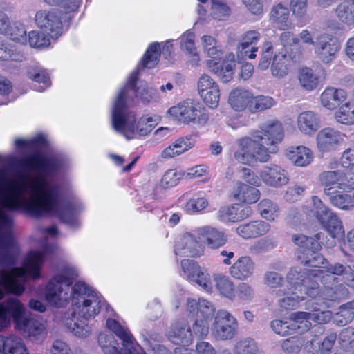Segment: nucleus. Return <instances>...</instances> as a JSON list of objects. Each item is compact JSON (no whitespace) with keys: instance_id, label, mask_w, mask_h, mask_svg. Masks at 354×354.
I'll list each match as a JSON object with an SVG mask.
<instances>
[{"instance_id":"11","label":"nucleus","mask_w":354,"mask_h":354,"mask_svg":"<svg viewBox=\"0 0 354 354\" xmlns=\"http://www.w3.org/2000/svg\"><path fill=\"white\" fill-rule=\"evenodd\" d=\"M322 274V270L315 278H319L323 288L320 290L317 295L324 300L339 301L347 298L348 290L343 284H337V278L330 273Z\"/></svg>"},{"instance_id":"15","label":"nucleus","mask_w":354,"mask_h":354,"mask_svg":"<svg viewBox=\"0 0 354 354\" xmlns=\"http://www.w3.org/2000/svg\"><path fill=\"white\" fill-rule=\"evenodd\" d=\"M160 55V47L159 43L155 42L151 44L146 50L140 64L138 66L137 69L129 76L127 88H140V87L143 86L142 84H140L139 87H136L140 71L145 68H154L158 63Z\"/></svg>"},{"instance_id":"52","label":"nucleus","mask_w":354,"mask_h":354,"mask_svg":"<svg viewBox=\"0 0 354 354\" xmlns=\"http://www.w3.org/2000/svg\"><path fill=\"white\" fill-rule=\"evenodd\" d=\"M261 216L268 220L274 221L277 217L278 206L269 199H263L258 204Z\"/></svg>"},{"instance_id":"6","label":"nucleus","mask_w":354,"mask_h":354,"mask_svg":"<svg viewBox=\"0 0 354 354\" xmlns=\"http://www.w3.org/2000/svg\"><path fill=\"white\" fill-rule=\"evenodd\" d=\"M78 276L77 270L68 265L62 267L59 272L48 282L46 290V299L49 304L62 306L71 298L70 286L72 280Z\"/></svg>"},{"instance_id":"22","label":"nucleus","mask_w":354,"mask_h":354,"mask_svg":"<svg viewBox=\"0 0 354 354\" xmlns=\"http://www.w3.org/2000/svg\"><path fill=\"white\" fill-rule=\"evenodd\" d=\"M106 326L109 330L122 340L125 354H145L140 353L134 348L133 337L127 328L122 326L115 319L111 318L107 319Z\"/></svg>"},{"instance_id":"14","label":"nucleus","mask_w":354,"mask_h":354,"mask_svg":"<svg viewBox=\"0 0 354 354\" xmlns=\"http://www.w3.org/2000/svg\"><path fill=\"white\" fill-rule=\"evenodd\" d=\"M23 314L18 317L17 320L19 329L30 341L36 343L41 342L47 334L44 321L39 317H25Z\"/></svg>"},{"instance_id":"16","label":"nucleus","mask_w":354,"mask_h":354,"mask_svg":"<svg viewBox=\"0 0 354 354\" xmlns=\"http://www.w3.org/2000/svg\"><path fill=\"white\" fill-rule=\"evenodd\" d=\"M259 175L264 184L274 188L281 187L287 185L290 180L288 171L276 164L263 166Z\"/></svg>"},{"instance_id":"31","label":"nucleus","mask_w":354,"mask_h":354,"mask_svg":"<svg viewBox=\"0 0 354 354\" xmlns=\"http://www.w3.org/2000/svg\"><path fill=\"white\" fill-rule=\"evenodd\" d=\"M286 154L294 165L301 167L309 165L314 158L313 151L303 145L290 147Z\"/></svg>"},{"instance_id":"56","label":"nucleus","mask_w":354,"mask_h":354,"mask_svg":"<svg viewBox=\"0 0 354 354\" xmlns=\"http://www.w3.org/2000/svg\"><path fill=\"white\" fill-rule=\"evenodd\" d=\"M304 343L303 338L294 336L284 339L281 342V347L286 354H297Z\"/></svg>"},{"instance_id":"46","label":"nucleus","mask_w":354,"mask_h":354,"mask_svg":"<svg viewBox=\"0 0 354 354\" xmlns=\"http://www.w3.org/2000/svg\"><path fill=\"white\" fill-rule=\"evenodd\" d=\"M280 39L281 44L285 48V52L288 56L295 62L299 58V54H293V50H297V46L299 43V39L296 37L290 32H284L281 34Z\"/></svg>"},{"instance_id":"10","label":"nucleus","mask_w":354,"mask_h":354,"mask_svg":"<svg viewBox=\"0 0 354 354\" xmlns=\"http://www.w3.org/2000/svg\"><path fill=\"white\" fill-rule=\"evenodd\" d=\"M319 291V283H313L310 287L305 288L304 293L299 291L283 288L275 291L274 295L277 298V305L281 310H292L297 308L301 301L306 297H315Z\"/></svg>"},{"instance_id":"54","label":"nucleus","mask_w":354,"mask_h":354,"mask_svg":"<svg viewBox=\"0 0 354 354\" xmlns=\"http://www.w3.org/2000/svg\"><path fill=\"white\" fill-rule=\"evenodd\" d=\"M339 342L343 349L354 354V328H344L339 335Z\"/></svg>"},{"instance_id":"27","label":"nucleus","mask_w":354,"mask_h":354,"mask_svg":"<svg viewBox=\"0 0 354 354\" xmlns=\"http://www.w3.org/2000/svg\"><path fill=\"white\" fill-rule=\"evenodd\" d=\"M168 337L176 344L189 345L193 339L191 328L185 320H179L172 324Z\"/></svg>"},{"instance_id":"21","label":"nucleus","mask_w":354,"mask_h":354,"mask_svg":"<svg viewBox=\"0 0 354 354\" xmlns=\"http://www.w3.org/2000/svg\"><path fill=\"white\" fill-rule=\"evenodd\" d=\"M259 132L263 136V143L269 147H274L279 144L283 138L284 130L282 123L276 120H271L263 124L260 127Z\"/></svg>"},{"instance_id":"59","label":"nucleus","mask_w":354,"mask_h":354,"mask_svg":"<svg viewBox=\"0 0 354 354\" xmlns=\"http://www.w3.org/2000/svg\"><path fill=\"white\" fill-rule=\"evenodd\" d=\"M270 326L274 333L281 336H287L293 333L290 317L288 320L274 319L270 322Z\"/></svg>"},{"instance_id":"57","label":"nucleus","mask_w":354,"mask_h":354,"mask_svg":"<svg viewBox=\"0 0 354 354\" xmlns=\"http://www.w3.org/2000/svg\"><path fill=\"white\" fill-rule=\"evenodd\" d=\"M44 31H30L28 33V42L31 47L41 48L50 45V39Z\"/></svg>"},{"instance_id":"30","label":"nucleus","mask_w":354,"mask_h":354,"mask_svg":"<svg viewBox=\"0 0 354 354\" xmlns=\"http://www.w3.org/2000/svg\"><path fill=\"white\" fill-rule=\"evenodd\" d=\"M328 307L324 302L310 300L306 303V310L309 313L310 320L319 324H326L330 320L332 313L327 310Z\"/></svg>"},{"instance_id":"24","label":"nucleus","mask_w":354,"mask_h":354,"mask_svg":"<svg viewBox=\"0 0 354 354\" xmlns=\"http://www.w3.org/2000/svg\"><path fill=\"white\" fill-rule=\"evenodd\" d=\"M256 270V264L250 256L239 257L230 268V274L235 279L245 281L251 278Z\"/></svg>"},{"instance_id":"38","label":"nucleus","mask_w":354,"mask_h":354,"mask_svg":"<svg viewBox=\"0 0 354 354\" xmlns=\"http://www.w3.org/2000/svg\"><path fill=\"white\" fill-rule=\"evenodd\" d=\"M270 19L281 30H286L290 28L289 10L281 3L277 4L271 9Z\"/></svg>"},{"instance_id":"40","label":"nucleus","mask_w":354,"mask_h":354,"mask_svg":"<svg viewBox=\"0 0 354 354\" xmlns=\"http://www.w3.org/2000/svg\"><path fill=\"white\" fill-rule=\"evenodd\" d=\"M299 80L302 87L316 88L323 86L324 78L315 73L312 68L304 67L299 71Z\"/></svg>"},{"instance_id":"49","label":"nucleus","mask_w":354,"mask_h":354,"mask_svg":"<svg viewBox=\"0 0 354 354\" xmlns=\"http://www.w3.org/2000/svg\"><path fill=\"white\" fill-rule=\"evenodd\" d=\"M329 196L332 205L338 208L348 210L353 207V194L351 195L337 190L335 194H332Z\"/></svg>"},{"instance_id":"60","label":"nucleus","mask_w":354,"mask_h":354,"mask_svg":"<svg viewBox=\"0 0 354 354\" xmlns=\"http://www.w3.org/2000/svg\"><path fill=\"white\" fill-rule=\"evenodd\" d=\"M220 90H198V94L204 103L209 108L214 109L218 105Z\"/></svg>"},{"instance_id":"55","label":"nucleus","mask_w":354,"mask_h":354,"mask_svg":"<svg viewBox=\"0 0 354 354\" xmlns=\"http://www.w3.org/2000/svg\"><path fill=\"white\" fill-rule=\"evenodd\" d=\"M211 15L213 18L221 20L230 15L231 10L225 0H211Z\"/></svg>"},{"instance_id":"32","label":"nucleus","mask_w":354,"mask_h":354,"mask_svg":"<svg viewBox=\"0 0 354 354\" xmlns=\"http://www.w3.org/2000/svg\"><path fill=\"white\" fill-rule=\"evenodd\" d=\"M297 127L301 133L312 135L319 128V118L313 111H304L297 118Z\"/></svg>"},{"instance_id":"51","label":"nucleus","mask_w":354,"mask_h":354,"mask_svg":"<svg viewBox=\"0 0 354 354\" xmlns=\"http://www.w3.org/2000/svg\"><path fill=\"white\" fill-rule=\"evenodd\" d=\"M3 35L8 36L10 39L21 44H25L27 41L25 26L19 21H15L12 24H10L8 30Z\"/></svg>"},{"instance_id":"29","label":"nucleus","mask_w":354,"mask_h":354,"mask_svg":"<svg viewBox=\"0 0 354 354\" xmlns=\"http://www.w3.org/2000/svg\"><path fill=\"white\" fill-rule=\"evenodd\" d=\"M252 213L251 209L239 204H233L221 207L218 216L223 221L236 222L248 218Z\"/></svg>"},{"instance_id":"41","label":"nucleus","mask_w":354,"mask_h":354,"mask_svg":"<svg viewBox=\"0 0 354 354\" xmlns=\"http://www.w3.org/2000/svg\"><path fill=\"white\" fill-rule=\"evenodd\" d=\"M292 333H305L311 327L310 318L308 311H297L290 315Z\"/></svg>"},{"instance_id":"37","label":"nucleus","mask_w":354,"mask_h":354,"mask_svg":"<svg viewBox=\"0 0 354 354\" xmlns=\"http://www.w3.org/2000/svg\"><path fill=\"white\" fill-rule=\"evenodd\" d=\"M347 97L345 90H324L320 95V102L328 109H335Z\"/></svg>"},{"instance_id":"8","label":"nucleus","mask_w":354,"mask_h":354,"mask_svg":"<svg viewBox=\"0 0 354 354\" xmlns=\"http://www.w3.org/2000/svg\"><path fill=\"white\" fill-rule=\"evenodd\" d=\"M312 203L315 216L323 228L333 238L342 236L344 231L342 222L337 216L324 205L317 196H312Z\"/></svg>"},{"instance_id":"12","label":"nucleus","mask_w":354,"mask_h":354,"mask_svg":"<svg viewBox=\"0 0 354 354\" xmlns=\"http://www.w3.org/2000/svg\"><path fill=\"white\" fill-rule=\"evenodd\" d=\"M321 272V270L291 268L286 275V282L292 290L304 293L305 288L310 287L313 283H318L314 279Z\"/></svg>"},{"instance_id":"4","label":"nucleus","mask_w":354,"mask_h":354,"mask_svg":"<svg viewBox=\"0 0 354 354\" xmlns=\"http://www.w3.org/2000/svg\"><path fill=\"white\" fill-rule=\"evenodd\" d=\"M53 252V247L45 245L41 251H30L24 260L22 268H15L10 270L0 272V299L6 292L20 295L24 291V282L28 277H39V270L49 253Z\"/></svg>"},{"instance_id":"28","label":"nucleus","mask_w":354,"mask_h":354,"mask_svg":"<svg viewBox=\"0 0 354 354\" xmlns=\"http://www.w3.org/2000/svg\"><path fill=\"white\" fill-rule=\"evenodd\" d=\"M270 230V225L263 221L257 220L243 224L236 227V233L245 239L257 238L266 234Z\"/></svg>"},{"instance_id":"63","label":"nucleus","mask_w":354,"mask_h":354,"mask_svg":"<svg viewBox=\"0 0 354 354\" xmlns=\"http://www.w3.org/2000/svg\"><path fill=\"white\" fill-rule=\"evenodd\" d=\"M208 205L205 198L189 199L185 205V211L188 214H194L204 209Z\"/></svg>"},{"instance_id":"42","label":"nucleus","mask_w":354,"mask_h":354,"mask_svg":"<svg viewBox=\"0 0 354 354\" xmlns=\"http://www.w3.org/2000/svg\"><path fill=\"white\" fill-rule=\"evenodd\" d=\"M97 344L104 354H123V351L113 335L102 332L98 335Z\"/></svg>"},{"instance_id":"5","label":"nucleus","mask_w":354,"mask_h":354,"mask_svg":"<svg viewBox=\"0 0 354 354\" xmlns=\"http://www.w3.org/2000/svg\"><path fill=\"white\" fill-rule=\"evenodd\" d=\"M263 136L259 131H254L251 137L245 136L237 140L239 149L234 153L236 161L244 165H251L256 161L266 162L270 160L269 152L275 153V149H269L263 142Z\"/></svg>"},{"instance_id":"19","label":"nucleus","mask_w":354,"mask_h":354,"mask_svg":"<svg viewBox=\"0 0 354 354\" xmlns=\"http://www.w3.org/2000/svg\"><path fill=\"white\" fill-rule=\"evenodd\" d=\"M319 180L324 187V193L327 196L335 194L337 190L346 192L342 168L322 171L319 175Z\"/></svg>"},{"instance_id":"2","label":"nucleus","mask_w":354,"mask_h":354,"mask_svg":"<svg viewBox=\"0 0 354 354\" xmlns=\"http://www.w3.org/2000/svg\"><path fill=\"white\" fill-rule=\"evenodd\" d=\"M136 90H120L113 102L111 122L113 129L127 140L149 134L157 124V120L147 115L136 124V113L130 109L134 104Z\"/></svg>"},{"instance_id":"33","label":"nucleus","mask_w":354,"mask_h":354,"mask_svg":"<svg viewBox=\"0 0 354 354\" xmlns=\"http://www.w3.org/2000/svg\"><path fill=\"white\" fill-rule=\"evenodd\" d=\"M194 145V141L191 138H179L162 151L161 157L165 159L174 158L192 149Z\"/></svg>"},{"instance_id":"18","label":"nucleus","mask_w":354,"mask_h":354,"mask_svg":"<svg viewBox=\"0 0 354 354\" xmlns=\"http://www.w3.org/2000/svg\"><path fill=\"white\" fill-rule=\"evenodd\" d=\"M35 23L53 39L57 38L62 33L60 17L55 12L38 11L35 15Z\"/></svg>"},{"instance_id":"1","label":"nucleus","mask_w":354,"mask_h":354,"mask_svg":"<svg viewBox=\"0 0 354 354\" xmlns=\"http://www.w3.org/2000/svg\"><path fill=\"white\" fill-rule=\"evenodd\" d=\"M2 163L16 171H33L39 174L30 176L21 173L8 178L0 169V266H5L15 263L18 252L12 234L13 222L9 212L22 209L35 216L51 214L63 223L75 227L78 225L76 214L84 207L80 203H62L60 186L47 178L61 167L57 158H47L35 152L26 158L8 156Z\"/></svg>"},{"instance_id":"48","label":"nucleus","mask_w":354,"mask_h":354,"mask_svg":"<svg viewBox=\"0 0 354 354\" xmlns=\"http://www.w3.org/2000/svg\"><path fill=\"white\" fill-rule=\"evenodd\" d=\"M335 118L339 123L354 124V102H346L335 113Z\"/></svg>"},{"instance_id":"25","label":"nucleus","mask_w":354,"mask_h":354,"mask_svg":"<svg viewBox=\"0 0 354 354\" xmlns=\"http://www.w3.org/2000/svg\"><path fill=\"white\" fill-rule=\"evenodd\" d=\"M175 251L176 254L196 257L203 254V248L192 234L187 232L176 243Z\"/></svg>"},{"instance_id":"45","label":"nucleus","mask_w":354,"mask_h":354,"mask_svg":"<svg viewBox=\"0 0 354 354\" xmlns=\"http://www.w3.org/2000/svg\"><path fill=\"white\" fill-rule=\"evenodd\" d=\"M336 13L338 19L343 23H354V1L347 0L337 6Z\"/></svg>"},{"instance_id":"26","label":"nucleus","mask_w":354,"mask_h":354,"mask_svg":"<svg viewBox=\"0 0 354 354\" xmlns=\"http://www.w3.org/2000/svg\"><path fill=\"white\" fill-rule=\"evenodd\" d=\"M24 313V308L19 301L15 297H10L5 304H0V330L6 328L12 317L17 322L18 317Z\"/></svg>"},{"instance_id":"7","label":"nucleus","mask_w":354,"mask_h":354,"mask_svg":"<svg viewBox=\"0 0 354 354\" xmlns=\"http://www.w3.org/2000/svg\"><path fill=\"white\" fill-rule=\"evenodd\" d=\"M167 113L179 122L188 124L189 123L200 125L205 124L209 120V115L199 102L187 99L167 111Z\"/></svg>"},{"instance_id":"3","label":"nucleus","mask_w":354,"mask_h":354,"mask_svg":"<svg viewBox=\"0 0 354 354\" xmlns=\"http://www.w3.org/2000/svg\"><path fill=\"white\" fill-rule=\"evenodd\" d=\"M71 299L73 311L64 315V324L75 336L86 337L91 333L86 321L99 313L101 299L92 288L82 281L75 283Z\"/></svg>"},{"instance_id":"23","label":"nucleus","mask_w":354,"mask_h":354,"mask_svg":"<svg viewBox=\"0 0 354 354\" xmlns=\"http://www.w3.org/2000/svg\"><path fill=\"white\" fill-rule=\"evenodd\" d=\"M196 232L201 241L211 249L222 247L227 242L224 232L212 226L198 227Z\"/></svg>"},{"instance_id":"62","label":"nucleus","mask_w":354,"mask_h":354,"mask_svg":"<svg viewBox=\"0 0 354 354\" xmlns=\"http://www.w3.org/2000/svg\"><path fill=\"white\" fill-rule=\"evenodd\" d=\"M181 268L185 277L192 281L198 273L202 270L198 263L192 260L184 259L181 261Z\"/></svg>"},{"instance_id":"9","label":"nucleus","mask_w":354,"mask_h":354,"mask_svg":"<svg viewBox=\"0 0 354 354\" xmlns=\"http://www.w3.org/2000/svg\"><path fill=\"white\" fill-rule=\"evenodd\" d=\"M238 322L225 310H219L216 314L211 328V335L218 341L231 340L237 334Z\"/></svg>"},{"instance_id":"58","label":"nucleus","mask_w":354,"mask_h":354,"mask_svg":"<svg viewBox=\"0 0 354 354\" xmlns=\"http://www.w3.org/2000/svg\"><path fill=\"white\" fill-rule=\"evenodd\" d=\"M306 187L304 185L295 183L289 186L284 194L286 201L295 203L299 201L304 195Z\"/></svg>"},{"instance_id":"17","label":"nucleus","mask_w":354,"mask_h":354,"mask_svg":"<svg viewBox=\"0 0 354 354\" xmlns=\"http://www.w3.org/2000/svg\"><path fill=\"white\" fill-rule=\"evenodd\" d=\"M343 142L344 135L330 127L322 129L316 136L317 150L322 154L335 151Z\"/></svg>"},{"instance_id":"47","label":"nucleus","mask_w":354,"mask_h":354,"mask_svg":"<svg viewBox=\"0 0 354 354\" xmlns=\"http://www.w3.org/2000/svg\"><path fill=\"white\" fill-rule=\"evenodd\" d=\"M276 104L275 100L270 96L257 95L251 97V104H250L249 111L252 113L262 111L272 108Z\"/></svg>"},{"instance_id":"35","label":"nucleus","mask_w":354,"mask_h":354,"mask_svg":"<svg viewBox=\"0 0 354 354\" xmlns=\"http://www.w3.org/2000/svg\"><path fill=\"white\" fill-rule=\"evenodd\" d=\"M252 94L248 90H232L229 94L228 103L235 111L249 110Z\"/></svg>"},{"instance_id":"20","label":"nucleus","mask_w":354,"mask_h":354,"mask_svg":"<svg viewBox=\"0 0 354 354\" xmlns=\"http://www.w3.org/2000/svg\"><path fill=\"white\" fill-rule=\"evenodd\" d=\"M207 66L211 68L223 83H227L232 79L235 66V57L233 53H229L225 59L218 61L207 60Z\"/></svg>"},{"instance_id":"44","label":"nucleus","mask_w":354,"mask_h":354,"mask_svg":"<svg viewBox=\"0 0 354 354\" xmlns=\"http://www.w3.org/2000/svg\"><path fill=\"white\" fill-rule=\"evenodd\" d=\"M233 354H263L257 342L250 337L238 341L233 348Z\"/></svg>"},{"instance_id":"34","label":"nucleus","mask_w":354,"mask_h":354,"mask_svg":"<svg viewBox=\"0 0 354 354\" xmlns=\"http://www.w3.org/2000/svg\"><path fill=\"white\" fill-rule=\"evenodd\" d=\"M234 198L241 202L248 204L256 203L260 198V192L257 188L243 183H237L233 193Z\"/></svg>"},{"instance_id":"50","label":"nucleus","mask_w":354,"mask_h":354,"mask_svg":"<svg viewBox=\"0 0 354 354\" xmlns=\"http://www.w3.org/2000/svg\"><path fill=\"white\" fill-rule=\"evenodd\" d=\"M216 288L220 293L233 301L235 299V291L234 283L227 277L218 276L215 277Z\"/></svg>"},{"instance_id":"39","label":"nucleus","mask_w":354,"mask_h":354,"mask_svg":"<svg viewBox=\"0 0 354 354\" xmlns=\"http://www.w3.org/2000/svg\"><path fill=\"white\" fill-rule=\"evenodd\" d=\"M326 271L333 276H342L344 283L354 289V271L350 266H345L340 263H329L324 266Z\"/></svg>"},{"instance_id":"64","label":"nucleus","mask_w":354,"mask_h":354,"mask_svg":"<svg viewBox=\"0 0 354 354\" xmlns=\"http://www.w3.org/2000/svg\"><path fill=\"white\" fill-rule=\"evenodd\" d=\"M181 176L180 173L176 169L168 170L162 178V186L165 188L174 187L178 184Z\"/></svg>"},{"instance_id":"43","label":"nucleus","mask_w":354,"mask_h":354,"mask_svg":"<svg viewBox=\"0 0 354 354\" xmlns=\"http://www.w3.org/2000/svg\"><path fill=\"white\" fill-rule=\"evenodd\" d=\"M243 304L253 303L257 300L255 288L248 282H241L236 288L235 297Z\"/></svg>"},{"instance_id":"13","label":"nucleus","mask_w":354,"mask_h":354,"mask_svg":"<svg viewBox=\"0 0 354 354\" xmlns=\"http://www.w3.org/2000/svg\"><path fill=\"white\" fill-rule=\"evenodd\" d=\"M340 48L337 38L328 34L319 35L315 39L316 57L325 64L330 63L336 58Z\"/></svg>"},{"instance_id":"53","label":"nucleus","mask_w":354,"mask_h":354,"mask_svg":"<svg viewBox=\"0 0 354 354\" xmlns=\"http://www.w3.org/2000/svg\"><path fill=\"white\" fill-rule=\"evenodd\" d=\"M274 238L267 236L255 242L250 248V252L254 254H260L270 252L277 247Z\"/></svg>"},{"instance_id":"36","label":"nucleus","mask_w":354,"mask_h":354,"mask_svg":"<svg viewBox=\"0 0 354 354\" xmlns=\"http://www.w3.org/2000/svg\"><path fill=\"white\" fill-rule=\"evenodd\" d=\"M1 352L3 354H28L22 339L15 336L0 338Z\"/></svg>"},{"instance_id":"61","label":"nucleus","mask_w":354,"mask_h":354,"mask_svg":"<svg viewBox=\"0 0 354 354\" xmlns=\"http://www.w3.org/2000/svg\"><path fill=\"white\" fill-rule=\"evenodd\" d=\"M263 284L272 289L281 287L283 283L282 275L274 271H266L263 276Z\"/></svg>"}]
</instances>
